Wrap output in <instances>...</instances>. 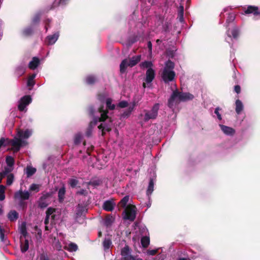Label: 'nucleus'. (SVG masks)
Instances as JSON below:
<instances>
[{
  "label": "nucleus",
  "mask_w": 260,
  "mask_h": 260,
  "mask_svg": "<svg viewBox=\"0 0 260 260\" xmlns=\"http://www.w3.org/2000/svg\"><path fill=\"white\" fill-rule=\"evenodd\" d=\"M89 113L93 116V120L90 122L86 132L87 137L91 136L93 127L96 125H98V128L101 131L102 136L111 130L112 121L104 106H101L97 111L94 110L93 107H90Z\"/></svg>",
  "instance_id": "obj_1"
},
{
  "label": "nucleus",
  "mask_w": 260,
  "mask_h": 260,
  "mask_svg": "<svg viewBox=\"0 0 260 260\" xmlns=\"http://www.w3.org/2000/svg\"><path fill=\"white\" fill-rule=\"evenodd\" d=\"M193 98V95L189 93L180 92L178 90H175L173 91L168 101V106L170 108L174 109V107L177 105L180 102L191 100Z\"/></svg>",
  "instance_id": "obj_2"
},
{
  "label": "nucleus",
  "mask_w": 260,
  "mask_h": 260,
  "mask_svg": "<svg viewBox=\"0 0 260 260\" xmlns=\"http://www.w3.org/2000/svg\"><path fill=\"white\" fill-rule=\"evenodd\" d=\"M174 63L171 60H169L165 62L160 74L161 77L165 83H169L174 80L176 75L174 71Z\"/></svg>",
  "instance_id": "obj_3"
},
{
  "label": "nucleus",
  "mask_w": 260,
  "mask_h": 260,
  "mask_svg": "<svg viewBox=\"0 0 260 260\" xmlns=\"http://www.w3.org/2000/svg\"><path fill=\"white\" fill-rule=\"evenodd\" d=\"M21 142L22 141L16 138L13 139L2 138L0 139V148L11 147V148H8V149L13 150L14 152H17L21 148Z\"/></svg>",
  "instance_id": "obj_4"
},
{
  "label": "nucleus",
  "mask_w": 260,
  "mask_h": 260,
  "mask_svg": "<svg viewBox=\"0 0 260 260\" xmlns=\"http://www.w3.org/2000/svg\"><path fill=\"white\" fill-rule=\"evenodd\" d=\"M234 19L235 15L233 14H230L226 20V27L228 28L226 34L229 39L233 38V39H237L239 34V29L235 26L232 27L231 30H230L229 27L230 23L233 22Z\"/></svg>",
  "instance_id": "obj_5"
},
{
  "label": "nucleus",
  "mask_w": 260,
  "mask_h": 260,
  "mask_svg": "<svg viewBox=\"0 0 260 260\" xmlns=\"http://www.w3.org/2000/svg\"><path fill=\"white\" fill-rule=\"evenodd\" d=\"M60 214L58 210L52 208H48L46 211V217L45 219L44 223L46 224L45 229L48 230V226L47 224L49 223L50 219L51 223H54L59 218Z\"/></svg>",
  "instance_id": "obj_6"
},
{
  "label": "nucleus",
  "mask_w": 260,
  "mask_h": 260,
  "mask_svg": "<svg viewBox=\"0 0 260 260\" xmlns=\"http://www.w3.org/2000/svg\"><path fill=\"white\" fill-rule=\"evenodd\" d=\"M141 55H138L133 56L129 59H125L122 61L120 64V71L124 73L127 67H133L136 65L141 60Z\"/></svg>",
  "instance_id": "obj_7"
},
{
  "label": "nucleus",
  "mask_w": 260,
  "mask_h": 260,
  "mask_svg": "<svg viewBox=\"0 0 260 260\" xmlns=\"http://www.w3.org/2000/svg\"><path fill=\"white\" fill-rule=\"evenodd\" d=\"M30 197V193L28 191H23L22 189L16 191L14 194V199L18 202L19 206L24 209L26 208V205L24 202V200H27Z\"/></svg>",
  "instance_id": "obj_8"
},
{
  "label": "nucleus",
  "mask_w": 260,
  "mask_h": 260,
  "mask_svg": "<svg viewBox=\"0 0 260 260\" xmlns=\"http://www.w3.org/2000/svg\"><path fill=\"white\" fill-rule=\"evenodd\" d=\"M98 99L102 104L105 103L106 108L109 110H113L115 108L116 105L114 104H112V99L108 98V95L106 93L99 94Z\"/></svg>",
  "instance_id": "obj_9"
},
{
  "label": "nucleus",
  "mask_w": 260,
  "mask_h": 260,
  "mask_svg": "<svg viewBox=\"0 0 260 260\" xmlns=\"http://www.w3.org/2000/svg\"><path fill=\"white\" fill-rule=\"evenodd\" d=\"M123 217L125 219L134 221L136 218V208L133 205L126 206L123 211Z\"/></svg>",
  "instance_id": "obj_10"
},
{
  "label": "nucleus",
  "mask_w": 260,
  "mask_h": 260,
  "mask_svg": "<svg viewBox=\"0 0 260 260\" xmlns=\"http://www.w3.org/2000/svg\"><path fill=\"white\" fill-rule=\"evenodd\" d=\"M121 255L120 260H142L137 256L132 255L131 254V250L127 245L121 249Z\"/></svg>",
  "instance_id": "obj_11"
},
{
  "label": "nucleus",
  "mask_w": 260,
  "mask_h": 260,
  "mask_svg": "<svg viewBox=\"0 0 260 260\" xmlns=\"http://www.w3.org/2000/svg\"><path fill=\"white\" fill-rule=\"evenodd\" d=\"M159 108V104H155L150 111L146 112L144 120L145 121H147L150 119H153L156 118L158 114V110Z\"/></svg>",
  "instance_id": "obj_12"
},
{
  "label": "nucleus",
  "mask_w": 260,
  "mask_h": 260,
  "mask_svg": "<svg viewBox=\"0 0 260 260\" xmlns=\"http://www.w3.org/2000/svg\"><path fill=\"white\" fill-rule=\"evenodd\" d=\"M32 134V132L29 129H26L25 131L19 130L17 132V135L14 138H17L18 139L22 141V146L25 145L26 143L24 141H23V139H27L29 138Z\"/></svg>",
  "instance_id": "obj_13"
},
{
  "label": "nucleus",
  "mask_w": 260,
  "mask_h": 260,
  "mask_svg": "<svg viewBox=\"0 0 260 260\" xmlns=\"http://www.w3.org/2000/svg\"><path fill=\"white\" fill-rule=\"evenodd\" d=\"M31 102V98L29 95H25L23 96L19 101L18 104V109L20 111L25 110L26 107Z\"/></svg>",
  "instance_id": "obj_14"
},
{
  "label": "nucleus",
  "mask_w": 260,
  "mask_h": 260,
  "mask_svg": "<svg viewBox=\"0 0 260 260\" xmlns=\"http://www.w3.org/2000/svg\"><path fill=\"white\" fill-rule=\"evenodd\" d=\"M59 37V32L56 31L52 35H48L45 39V43L47 45H52L54 44L58 39Z\"/></svg>",
  "instance_id": "obj_15"
},
{
  "label": "nucleus",
  "mask_w": 260,
  "mask_h": 260,
  "mask_svg": "<svg viewBox=\"0 0 260 260\" xmlns=\"http://www.w3.org/2000/svg\"><path fill=\"white\" fill-rule=\"evenodd\" d=\"M116 204L114 200L111 199L104 202L103 208L107 211H112L115 207Z\"/></svg>",
  "instance_id": "obj_16"
},
{
  "label": "nucleus",
  "mask_w": 260,
  "mask_h": 260,
  "mask_svg": "<svg viewBox=\"0 0 260 260\" xmlns=\"http://www.w3.org/2000/svg\"><path fill=\"white\" fill-rule=\"evenodd\" d=\"M49 196L44 194L42 196L38 201V206L41 208H46L49 204Z\"/></svg>",
  "instance_id": "obj_17"
},
{
  "label": "nucleus",
  "mask_w": 260,
  "mask_h": 260,
  "mask_svg": "<svg viewBox=\"0 0 260 260\" xmlns=\"http://www.w3.org/2000/svg\"><path fill=\"white\" fill-rule=\"evenodd\" d=\"M145 82L147 84H150L155 77V72L152 68L147 69L146 73Z\"/></svg>",
  "instance_id": "obj_18"
},
{
  "label": "nucleus",
  "mask_w": 260,
  "mask_h": 260,
  "mask_svg": "<svg viewBox=\"0 0 260 260\" xmlns=\"http://www.w3.org/2000/svg\"><path fill=\"white\" fill-rule=\"evenodd\" d=\"M136 105L137 102L135 101H133V102L129 104L127 109L125 110L122 114L121 116L123 118L128 117L131 115L132 111L134 110Z\"/></svg>",
  "instance_id": "obj_19"
},
{
  "label": "nucleus",
  "mask_w": 260,
  "mask_h": 260,
  "mask_svg": "<svg viewBox=\"0 0 260 260\" xmlns=\"http://www.w3.org/2000/svg\"><path fill=\"white\" fill-rule=\"evenodd\" d=\"M87 209L85 206L79 204L77 208V211L76 213V219L84 215L87 212Z\"/></svg>",
  "instance_id": "obj_20"
},
{
  "label": "nucleus",
  "mask_w": 260,
  "mask_h": 260,
  "mask_svg": "<svg viewBox=\"0 0 260 260\" xmlns=\"http://www.w3.org/2000/svg\"><path fill=\"white\" fill-rule=\"evenodd\" d=\"M219 127L223 132V133L228 136H232L235 134V130L229 126H227L222 124H219Z\"/></svg>",
  "instance_id": "obj_21"
},
{
  "label": "nucleus",
  "mask_w": 260,
  "mask_h": 260,
  "mask_svg": "<svg viewBox=\"0 0 260 260\" xmlns=\"http://www.w3.org/2000/svg\"><path fill=\"white\" fill-rule=\"evenodd\" d=\"M40 60L38 57H34L28 63V68L31 70H35L39 66Z\"/></svg>",
  "instance_id": "obj_22"
},
{
  "label": "nucleus",
  "mask_w": 260,
  "mask_h": 260,
  "mask_svg": "<svg viewBox=\"0 0 260 260\" xmlns=\"http://www.w3.org/2000/svg\"><path fill=\"white\" fill-rule=\"evenodd\" d=\"M64 248L70 252H75L78 250V247L76 243L70 242L64 245Z\"/></svg>",
  "instance_id": "obj_23"
},
{
  "label": "nucleus",
  "mask_w": 260,
  "mask_h": 260,
  "mask_svg": "<svg viewBox=\"0 0 260 260\" xmlns=\"http://www.w3.org/2000/svg\"><path fill=\"white\" fill-rule=\"evenodd\" d=\"M244 13L246 14H253L255 15H257L259 14V12L258 11V7L249 6L245 10Z\"/></svg>",
  "instance_id": "obj_24"
},
{
  "label": "nucleus",
  "mask_w": 260,
  "mask_h": 260,
  "mask_svg": "<svg viewBox=\"0 0 260 260\" xmlns=\"http://www.w3.org/2000/svg\"><path fill=\"white\" fill-rule=\"evenodd\" d=\"M154 190V181L153 179L151 178L149 180L148 186L147 190V195L149 198Z\"/></svg>",
  "instance_id": "obj_25"
},
{
  "label": "nucleus",
  "mask_w": 260,
  "mask_h": 260,
  "mask_svg": "<svg viewBox=\"0 0 260 260\" xmlns=\"http://www.w3.org/2000/svg\"><path fill=\"white\" fill-rule=\"evenodd\" d=\"M27 177H30L36 172V169L30 166H27L25 170Z\"/></svg>",
  "instance_id": "obj_26"
},
{
  "label": "nucleus",
  "mask_w": 260,
  "mask_h": 260,
  "mask_svg": "<svg viewBox=\"0 0 260 260\" xmlns=\"http://www.w3.org/2000/svg\"><path fill=\"white\" fill-rule=\"evenodd\" d=\"M21 250L22 252H26L28 249L29 247V243L28 240L25 239L24 241H22V239H21Z\"/></svg>",
  "instance_id": "obj_27"
},
{
  "label": "nucleus",
  "mask_w": 260,
  "mask_h": 260,
  "mask_svg": "<svg viewBox=\"0 0 260 260\" xmlns=\"http://www.w3.org/2000/svg\"><path fill=\"white\" fill-rule=\"evenodd\" d=\"M19 230L21 234L25 238L27 232L26 230V223L23 222L19 228Z\"/></svg>",
  "instance_id": "obj_28"
},
{
  "label": "nucleus",
  "mask_w": 260,
  "mask_h": 260,
  "mask_svg": "<svg viewBox=\"0 0 260 260\" xmlns=\"http://www.w3.org/2000/svg\"><path fill=\"white\" fill-rule=\"evenodd\" d=\"M66 193V189L64 186L60 188L58 191V200L60 202L63 201Z\"/></svg>",
  "instance_id": "obj_29"
},
{
  "label": "nucleus",
  "mask_w": 260,
  "mask_h": 260,
  "mask_svg": "<svg viewBox=\"0 0 260 260\" xmlns=\"http://www.w3.org/2000/svg\"><path fill=\"white\" fill-rule=\"evenodd\" d=\"M36 77V74H33L28 77L27 81V86L28 87L31 88L34 86L35 85L34 79Z\"/></svg>",
  "instance_id": "obj_30"
},
{
  "label": "nucleus",
  "mask_w": 260,
  "mask_h": 260,
  "mask_svg": "<svg viewBox=\"0 0 260 260\" xmlns=\"http://www.w3.org/2000/svg\"><path fill=\"white\" fill-rule=\"evenodd\" d=\"M243 106L242 103L239 100H237L236 101V112L238 114H239L243 110Z\"/></svg>",
  "instance_id": "obj_31"
},
{
  "label": "nucleus",
  "mask_w": 260,
  "mask_h": 260,
  "mask_svg": "<svg viewBox=\"0 0 260 260\" xmlns=\"http://www.w3.org/2000/svg\"><path fill=\"white\" fill-rule=\"evenodd\" d=\"M8 217L11 221H14L18 218V214L16 211L13 210L9 213Z\"/></svg>",
  "instance_id": "obj_32"
},
{
  "label": "nucleus",
  "mask_w": 260,
  "mask_h": 260,
  "mask_svg": "<svg viewBox=\"0 0 260 260\" xmlns=\"http://www.w3.org/2000/svg\"><path fill=\"white\" fill-rule=\"evenodd\" d=\"M52 243V245L54 248H56L58 250H60L61 248V245L59 240L57 239L56 238H54L52 239L51 241Z\"/></svg>",
  "instance_id": "obj_33"
},
{
  "label": "nucleus",
  "mask_w": 260,
  "mask_h": 260,
  "mask_svg": "<svg viewBox=\"0 0 260 260\" xmlns=\"http://www.w3.org/2000/svg\"><path fill=\"white\" fill-rule=\"evenodd\" d=\"M114 220V218L112 216L108 215L104 220V224L107 226H109L112 224Z\"/></svg>",
  "instance_id": "obj_34"
},
{
  "label": "nucleus",
  "mask_w": 260,
  "mask_h": 260,
  "mask_svg": "<svg viewBox=\"0 0 260 260\" xmlns=\"http://www.w3.org/2000/svg\"><path fill=\"white\" fill-rule=\"evenodd\" d=\"M129 197L128 196H125L120 201V202L119 203V205L122 208L125 207L127 203H128V202L129 201Z\"/></svg>",
  "instance_id": "obj_35"
},
{
  "label": "nucleus",
  "mask_w": 260,
  "mask_h": 260,
  "mask_svg": "<svg viewBox=\"0 0 260 260\" xmlns=\"http://www.w3.org/2000/svg\"><path fill=\"white\" fill-rule=\"evenodd\" d=\"M153 66L152 62L150 61H145L142 62L140 64V67L142 69L147 68L148 69L149 68H151Z\"/></svg>",
  "instance_id": "obj_36"
},
{
  "label": "nucleus",
  "mask_w": 260,
  "mask_h": 260,
  "mask_svg": "<svg viewBox=\"0 0 260 260\" xmlns=\"http://www.w3.org/2000/svg\"><path fill=\"white\" fill-rule=\"evenodd\" d=\"M96 79L93 75H89L86 78V82L88 84H92L95 82Z\"/></svg>",
  "instance_id": "obj_37"
},
{
  "label": "nucleus",
  "mask_w": 260,
  "mask_h": 260,
  "mask_svg": "<svg viewBox=\"0 0 260 260\" xmlns=\"http://www.w3.org/2000/svg\"><path fill=\"white\" fill-rule=\"evenodd\" d=\"M150 243L149 238L148 237H143L141 239V243L144 247H147Z\"/></svg>",
  "instance_id": "obj_38"
},
{
  "label": "nucleus",
  "mask_w": 260,
  "mask_h": 260,
  "mask_svg": "<svg viewBox=\"0 0 260 260\" xmlns=\"http://www.w3.org/2000/svg\"><path fill=\"white\" fill-rule=\"evenodd\" d=\"M40 16H41L40 13H37L35 15V16L32 18V21H31V25L32 26L35 25L36 24L38 23V22H39V20H40Z\"/></svg>",
  "instance_id": "obj_39"
},
{
  "label": "nucleus",
  "mask_w": 260,
  "mask_h": 260,
  "mask_svg": "<svg viewBox=\"0 0 260 260\" xmlns=\"http://www.w3.org/2000/svg\"><path fill=\"white\" fill-rule=\"evenodd\" d=\"M6 161L7 165L10 167H12L14 164V159L13 157L11 156H7L6 157Z\"/></svg>",
  "instance_id": "obj_40"
},
{
  "label": "nucleus",
  "mask_w": 260,
  "mask_h": 260,
  "mask_svg": "<svg viewBox=\"0 0 260 260\" xmlns=\"http://www.w3.org/2000/svg\"><path fill=\"white\" fill-rule=\"evenodd\" d=\"M69 0H55L53 6L56 7L58 6H62L66 5Z\"/></svg>",
  "instance_id": "obj_41"
},
{
  "label": "nucleus",
  "mask_w": 260,
  "mask_h": 260,
  "mask_svg": "<svg viewBox=\"0 0 260 260\" xmlns=\"http://www.w3.org/2000/svg\"><path fill=\"white\" fill-rule=\"evenodd\" d=\"M111 244H112L111 241L109 239L106 238L103 242V246H104V249L105 250L109 249Z\"/></svg>",
  "instance_id": "obj_42"
},
{
  "label": "nucleus",
  "mask_w": 260,
  "mask_h": 260,
  "mask_svg": "<svg viewBox=\"0 0 260 260\" xmlns=\"http://www.w3.org/2000/svg\"><path fill=\"white\" fill-rule=\"evenodd\" d=\"M5 186L3 185H0V201H3L5 199Z\"/></svg>",
  "instance_id": "obj_43"
},
{
  "label": "nucleus",
  "mask_w": 260,
  "mask_h": 260,
  "mask_svg": "<svg viewBox=\"0 0 260 260\" xmlns=\"http://www.w3.org/2000/svg\"><path fill=\"white\" fill-rule=\"evenodd\" d=\"M82 135L80 133H77L75 135L74 137V143L75 144H79L82 140Z\"/></svg>",
  "instance_id": "obj_44"
},
{
  "label": "nucleus",
  "mask_w": 260,
  "mask_h": 260,
  "mask_svg": "<svg viewBox=\"0 0 260 260\" xmlns=\"http://www.w3.org/2000/svg\"><path fill=\"white\" fill-rule=\"evenodd\" d=\"M129 105V104H128L127 102L125 101H122L118 103L117 107H120L121 108H124L127 107H128Z\"/></svg>",
  "instance_id": "obj_45"
},
{
  "label": "nucleus",
  "mask_w": 260,
  "mask_h": 260,
  "mask_svg": "<svg viewBox=\"0 0 260 260\" xmlns=\"http://www.w3.org/2000/svg\"><path fill=\"white\" fill-rule=\"evenodd\" d=\"M78 181L75 178H72L69 180V183L72 187H75L77 185Z\"/></svg>",
  "instance_id": "obj_46"
},
{
  "label": "nucleus",
  "mask_w": 260,
  "mask_h": 260,
  "mask_svg": "<svg viewBox=\"0 0 260 260\" xmlns=\"http://www.w3.org/2000/svg\"><path fill=\"white\" fill-rule=\"evenodd\" d=\"M33 31V28L32 27V26H30V27H27V28H26L25 29H24L23 30V34L24 35H26V36H28V35H30L32 34Z\"/></svg>",
  "instance_id": "obj_47"
},
{
  "label": "nucleus",
  "mask_w": 260,
  "mask_h": 260,
  "mask_svg": "<svg viewBox=\"0 0 260 260\" xmlns=\"http://www.w3.org/2000/svg\"><path fill=\"white\" fill-rule=\"evenodd\" d=\"M0 239L3 242H4V243L6 242V240L5 239V231H4V230L1 227V225H0Z\"/></svg>",
  "instance_id": "obj_48"
},
{
  "label": "nucleus",
  "mask_w": 260,
  "mask_h": 260,
  "mask_svg": "<svg viewBox=\"0 0 260 260\" xmlns=\"http://www.w3.org/2000/svg\"><path fill=\"white\" fill-rule=\"evenodd\" d=\"M221 110V109L220 108L217 107L215 109L214 111V114L216 115L217 118L219 120H221L222 119L221 115L219 113V111Z\"/></svg>",
  "instance_id": "obj_49"
},
{
  "label": "nucleus",
  "mask_w": 260,
  "mask_h": 260,
  "mask_svg": "<svg viewBox=\"0 0 260 260\" xmlns=\"http://www.w3.org/2000/svg\"><path fill=\"white\" fill-rule=\"evenodd\" d=\"M29 190L38 192L39 190V185L35 183L32 184L29 187Z\"/></svg>",
  "instance_id": "obj_50"
},
{
  "label": "nucleus",
  "mask_w": 260,
  "mask_h": 260,
  "mask_svg": "<svg viewBox=\"0 0 260 260\" xmlns=\"http://www.w3.org/2000/svg\"><path fill=\"white\" fill-rule=\"evenodd\" d=\"M13 182V176L12 174L9 175L7 176V184L8 185H10Z\"/></svg>",
  "instance_id": "obj_51"
},
{
  "label": "nucleus",
  "mask_w": 260,
  "mask_h": 260,
  "mask_svg": "<svg viewBox=\"0 0 260 260\" xmlns=\"http://www.w3.org/2000/svg\"><path fill=\"white\" fill-rule=\"evenodd\" d=\"M158 250V249H152V250H148L147 251V253L149 255H154Z\"/></svg>",
  "instance_id": "obj_52"
},
{
  "label": "nucleus",
  "mask_w": 260,
  "mask_h": 260,
  "mask_svg": "<svg viewBox=\"0 0 260 260\" xmlns=\"http://www.w3.org/2000/svg\"><path fill=\"white\" fill-rule=\"evenodd\" d=\"M179 19L181 21H182L183 19V7L182 6L181 7V10L179 13Z\"/></svg>",
  "instance_id": "obj_53"
},
{
  "label": "nucleus",
  "mask_w": 260,
  "mask_h": 260,
  "mask_svg": "<svg viewBox=\"0 0 260 260\" xmlns=\"http://www.w3.org/2000/svg\"><path fill=\"white\" fill-rule=\"evenodd\" d=\"M39 260H49L47 255L44 253H42L40 255Z\"/></svg>",
  "instance_id": "obj_54"
},
{
  "label": "nucleus",
  "mask_w": 260,
  "mask_h": 260,
  "mask_svg": "<svg viewBox=\"0 0 260 260\" xmlns=\"http://www.w3.org/2000/svg\"><path fill=\"white\" fill-rule=\"evenodd\" d=\"M51 21V20L49 19H47L45 22V28L46 29V32H47L48 31V29L49 27V23H50Z\"/></svg>",
  "instance_id": "obj_55"
},
{
  "label": "nucleus",
  "mask_w": 260,
  "mask_h": 260,
  "mask_svg": "<svg viewBox=\"0 0 260 260\" xmlns=\"http://www.w3.org/2000/svg\"><path fill=\"white\" fill-rule=\"evenodd\" d=\"M147 46L149 49V53L151 54L152 53V43L150 41L148 42Z\"/></svg>",
  "instance_id": "obj_56"
},
{
  "label": "nucleus",
  "mask_w": 260,
  "mask_h": 260,
  "mask_svg": "<svg viewBox=\"0 0 260 260\" xmlns=\"http://www.w3.org/2000/svg\"><path fill=\"white\" fill-rule=\"evenodd\" d=\"M234 89H235V91L236 93H240V86H239V85H236V86H235V88H234Z\"/></svg>",
  "instance_id": "obj_57"
},
{
  "label": "nucleus",
  "mask_w": 260,
  "mask_h": 260,
  "mask_svg": "<svg viewBox=\"0 0 260 260\" xmlns=\"http://www.w3.org/2000/svg\"><path fill=\"white\" fill-rule=\"evenodd\" d=\"M86 193H87V191L84 189H81V190H80L78 192V193L80 194H85Z\"/></svg>",
  "instance_id": "obj_58"
},
{
  "label": "nucleus",
  "mask_w": 260,
  "mask_h": 260,
  "mask_svg": "<svg viewBox=\"0 0 260 260\" xmlns=\"http://www.w3.org/2000/svg\"><path fill=\"white\" fill-rule=\"evenodd\" d=\"M139 39L137 38V37H136L133 40L131 41L130 44H133L138 41Z\"/></svg>",
  "instance_id": "obj_59"
},
{
  "label": "nucleus",
  "mask_w": 260,
  "mask_h": 260,
  "mask_svg": "<svg viewBox=\"0 0 260 260\" xmlns=\"http://www.w3.org/2000/svg\"><path fill=\"white\" fill-rule=\"evenodd\" d=\"M0 176H1V178H0V183H1L2 182V177L4 176L2 173H0Z\"/></svg>",
  "instance_id": "obj_60"
},
{
  "label": "nucleus",
  "mask_w": 260,
  "mask_h": 260,
  "mask_svg": "<svg viewBox=\"0 0 260 260\" xmlns=\"http://www.w3.org/2000/svg\"><path fill=\"white\" fill-rule=\"evenodd\" d=\"M178 260H188L187 258H180Z\"/></svg>",
  "instance_id": "obj_61"
},
{
  "label": "nucleus",
  "mask_w": 260,
  "mask_h": 260,
  "mask_svg": "<svg viewBox=\"0 0 260 260\" xmlns=\"http://www.w3.org/2000/svg\"><path fill=\"white\" fill-rule=\"evenodd\" d=\"M228 9H229V8H225L223 9V12H226L227 11H228Z\"/></svg>",
  "instance_id": "obj_62"
},
{
  "label": "nucleus",
  "mask_w": 260,
  "mask_h": 260,
  "mask_svg": "<svg viewBox=\"0 0 260 260\" xmlns=\"http://www.w3.org/2000/svg\"><path fill=\"white\" fill-rule=\"evenodd\" d=\"M143 88H145L146 87V83H143Z\"/></svg>",
  "instance_id": "obj_63"
},
{
  "label": "nucleus",
  "mask_w": 260,
  "mask_h": 260,
  "mask_svg": "<svg viewBox=\"0 0 260 260\" xmlns=\"http://www.w3.org/2000/svg\"><path fill=\"white\" fill-rule=\"evenodd\" d=\"M2 212H3V210L1 208H0V214H1L2 213Z\"/></svg>",
  "instance_id": "obj_64"
}]
</instances>
